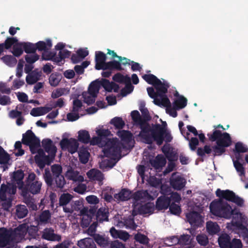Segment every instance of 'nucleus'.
I'll use <instances>...</instances> for the list:
<instances>
[{
	"instance_id": "nucleus-1",
	"label": "nucleus",
	"mask_w": 248,
	"mask_h": 248,
	"mask_svg": "<svg viewBox=\"0 0 248 248\" xmlns=\"http://www.w3.org/2000/svg\"><path fill=\"white\" fill-rule=\"evenodd\" d=\"M210 209L211 212L217 216L226 218L232 216V224L238 228L240 235L244 238L248 236V230L246 228L248 225V218L245 215L236 208L232 209L227 202L221 199L213 201Z\"/></svg>"
},
{
	"instance_id": "nucleus-2",
	"label": "nucleus",
	"mask_w": 248,
	"mask_h": 248,
	"mask_svg": "<svg viewBox=\"0 0 248 248\" xmlns=\"http://www.w3.org/2000/svg\"><path fill=\"white\" fill-rule=\"evenodd\" d=\"M100 161V168L102 169H110L113 167L119 158L121 144L116 138L108 140L104 143Z\"/></svg>"
},
{
	"instance_id": "nucleus-3",
	"label": "nucleus",
	"mask_w": 248,
	"mask_h": 248,
	"mask_svg": "<svg viewBox=\"0 0 248 248\" xmlns=\"http://www.w3.org/2000/svg\"><path fill=\"white\" fill-rule=\"evenodd\" d=\"M97 136L93 137L91 139L89 132L85 130H79L78 134V141L84 143H90L91 145H97L99 146H103L106 141L104 138L111 135L109 130L104 128L102 126H98L95 129Z\"/></svg>"
},
{
	"instance_id": "nucleus-4",
	"label": "nucleus",
	"mask_w": 248,
	"mask_h": 248,
	"mask_svg": "<svg viewBox=\"0 0 248 248\" xmlns=\"http://www.w3.org/2000/svg\"><path fill=\"white\" fill-rule=\"evenodd\" d=\"M166 122H163L162 125H156L152 130L146 131L142 130L140 134V136L145 139V141L150 143L153 138L156 143L160 145L163 140L170 141L171 137L169 132L166 129Z\"/></svg>"
},
{
	"instance_id": "nucleus-5",
	"label": "nucleus",
	"mask_w": 248,
	"mask_h": 248,
	"mask_svg": "<svg viewBox=\"0 0 248 248\" xmlns=\"http://www.w3.org/2000/svg\"><path fill=\"white\" fill-rule=\"evenodd\" d=\"M157 195L156 190L152 195L149 194L146 191H139L136 193L134 197L135 202L134 204L133 215H136L138 212L142 214L152 213L154 207L153 203L149 202L146 204L141 206L139 204L147 200H153Z\"/></svg>"
},
{
	"instance_id": "nucleus-6",
	"label": "nucleus",
	"mask_w": 248,
	"mask_h": 248,
	"mask_svg": "<svg viewBox=\"0 0 248 248\" xmlns=\"http://www.w3.org/2000/svg\"><path fill=\"white\" fill-rule=\"evenodd\" d=\"M42 146L49 155H45L44 151L40 148L37 150L35 160L38 166L41 169L44 167L46 164H49L52 161L57 152L56 147L49 139L44 140L42 141Z\"/></svg>"
},
{
	"instance_id": "nucleus-7",
	"label": "nucleus",
	"mask_w": 248,
	"mask_h": 248,
	"mask_svg": "<svg viewBox=\"0 0 248 248\" xmlns=\"http://www.w3.org/2000/svg\"><path fill=\"white\" fill-rule=\"evenodd\" d=\"M211 140H217V145L214 148L215 155H220L225 151V148L229 146L232 143L230 135L227 133L222 134L220 131L215 130L211 136Z\"/></svg>"
},
{
	"instance_id": "nucleus-8",
	"label": "nucleus",
	"mask_w": 248,
	"mask_h": 248,
	"mask_svg": "<svg viewBox=\"0 0 248 248\" xmlns=\"http://www.w3.org/2000/svg\"><path fill=\"white\" fill-rule=\"evenodd\" d=\"M106 55L101 52H96L95 53V69L97 70H105L108 69H121L120 63L117 62L113 61L106 62Z\"/></svg>"
},
{
	"instance_id": "nucleus-9",
	"label": "nucleus",
	"mask_w": 248,
	"mask_h": 248,
	"mask_svg": "<svg viewBox=\"0 0 248 248\" xmlns=\"http://www.w3.org/2000/svg\"><path fill=\"white\" fill-rule=\"evenodd\" d=\"M64 47V44L59 43L55 46L56 49L60 50L59 56H56L52 53L45 52L42 54V58L45 60H52L56 62H60L63 59L69 57L70 54V51L65 49Z\"/></svg>"
},
{
	"instance_id": "nucleus-10",
	"label": "nucleus",
	"mask_w": 248,
	"mask_h": 248,
	"mask_svg": "<svg viewBox=\"0 0 248 248\" xmlns=\"http://www.w3.org/2000/svg\"><path fill=\"white\" fill-rule=\"evenodd\" d=\"M16 193V188L11 185L8 186L2 185L0 190V198L3 201L2 205L5 210H8L11 205V195Z\"/></svg>"
},
{
	"instance_id": "nucleus-11",
	"label": "nucleus",
	"mask_w": 248,
	"mask_h": 248,
	"mask_svg": "<svg viewBox=\"0 0 248 248\" xmlns=\"http://www.w3.org/2000/svg\"><path fill=\"white\" fill-rule=\"evenodd\" d=\"M70 134L64 133L62 134V140L60 142L61 147L63 150H67L71 154L76 153L78 149L79 143L77 140L74 138L68 139Z\"/></svg>"
},
{
	"instance_id": "nucleus-12",
	"label": "nucleus",
	"mask_w": 248,
	"mask_h": 248,
	"mask_svg": "<svg viewBox=\"0 0 248 248\" xmlns=\"http://www.w3.org/2000/svg\"><path fill=\"white\" fill-rule=\"evenodd\" d=\"M100 87V83L98 80H95L90 85L88 91L83 93L84 102L88 104H91L95 101Z\"/></svg>"
},
{
	"instance_id": "nucleus-13",
	"label": "nucleus",
	"mask_w": 248,
	"mask_h": 248,
	"mask_svg": "<svg viewBox=\"0 0 248 248\" xmlns=\"http://www.w3.org/2000/svg\"><path fill=\"white\" fill-rule=\"evenodd\" d=\"M22 142L24 144L30 146L31 152L34 154L40 147V140L31 131H28L23 135Z\"/></svg>"
},
{
	"instance_id": "nucleus-14",
	"label": "nucleus",
	"mask_w": 248,
	"mask_h": 248,
	"mask_svg": "<svg viewBox=\"0 0 248 248\" xmlns=\"http://www.w3.org/2000/svg\"><path fill=\"white\" fill-rule=\"evenodd\" d=\"M149 95L154 99V103L159 106H166L170 103L169 99L165 95H161V93H165L161 91H158L155 93L154 89L152 87H149L147 89Z\"/></svg>"
},
{
	"instance_id": "nucleus-15",
	"label": "nucleus",
	"mask_w": 248,
	"mask_h": 248,
	"mask_svg": "<svg viewBox=\"0 0 248 248\" xmlns=\"http://www.w3.org/2000/svg\"><path fill=\"white\" fill-rule=\"evenodd\" d=\"M181 197L177 193H172L170 197L163 196L159 198L156 202V208L159 210L166 209L172 202H179Z\"/></svg>"
},
{
	"instance_id": "nucleus-16",
	"label": "nucleus",
	"mask_w": 248,
	"mask_h": 248,
	"mask_svg": "<svg viewBox=\"0 0 248 248\" xmlns=\"http://www.w3.org/2000/svg\"><path fill=\"white\" fill-rule=\"evenodd\" d=\"M217 196L224 198L236 204L238 206H243L244 201L240 197L236 196L234 193L229 190H221L219 189L216 191Z\"/></svg>"
},
{
	"instance_id": "nucleus-17",
	"label": "nucleus",
	"mask_w": 248,
	"mask_h": 248,
	"mask_svg": "<svg viewBox=\"0 0 248 248\" xmlns=\"http://www.w3.org/2000/svg\"><path fill=\"white\" fill-rule=\"evenodd\" d=\"M142 78L149 84L153 85L156 90L163 93H166L169 87L167 84L162 83L159 79L153 75H144Z\"/></svg>"
},
{
	"instance_id": "nucleus-18",
	"label": "nucleus",
	"mask_w": 248,
	"mask_h": 248,
	"mask_svg": "<svg viewBox=\"0 0 248 248\" xmlns=\"http://www.w3.org/2000/svg\"><path fill=\"white\" fill-rule=\"evenodd\" d=\"M14 45L13 54L16 57L20 56L23 53L24 43H18L16 38H8L5 41V48L8 49Z\"/></svg>"
},
{
	"instance_id": "nucleus-19",
	"label": "nucleus",
	"mask_w": 248,
	"mask_h": 248,
	"mask_svg": "<svg viewBox=\"0 0 248 248\" xmlns=\"http://www.w3.org/2000/svg\"><path fill=\"white\" fill-rule=\"evenodd\" d=\"M35 175L34 173H30L28 177V184L30 191L33 194H36L39 192L41 183L35 179Z\"/></svg>"
},
{
	"instance_id": "nucleus-20",
	"label": "nucleus",
	"mask_w": 248,
	"mask_h": 248,
	"mask_svg": "<svg viewBox=\"0 0 248 248\" xmlns=\"http://www.w3.org/2000/svg\"><path fill=\"white\" fill-rule=\"evenodd\" d=\"M82 216L81 224L83 227H86L90 224L92 217L94 216V210H88L86 208H83L80 211Z\"/></svg>"
},
{
	"instance_id": "nucleus-21",
	"label": "nucleus",
	"mask_w": 248,
	"mask_h": 248,
	"mask_svg": "<svg viewBox=\"0 0 248 248\" xmlns=\"http://www.w3.org/2000/svg\"><path fill=\"white\" fill-rule=\"evenodd\" d=\"M13 233L4 228L0 229V247H4L13 240Z\"/></svg>"
},
{
	"instance_id": "nucleus-22",
	"label": "nucleus",
	"mask_w": 248,
	"mask_h": 248,
	"mask_svg": "<svg viewBox=\"0 0 248 248\" xmlns=\"http://www.w3.org/2000/svg\"><path fill=\"white\" fill-rule=\"evenodd\" d=\"M24 178V173L21 170H17L15 172L12 177V184H8L7 186L11 185L16 188V187H18L19 189H21L23 187V182L22 180Z\"/></svg>"
},
{
	"instance_id": "nucleus-23",
	"label": "nucleus",
	"mask_w": 248,
	"mask_h": 248,
	"mask_svg": "<svg viewBox=\"0 0 248 248\" xmlns=\"http://www.w3.org/2000/svg\"><path fill=\"white\" fill-rule=\"evenodd\" d=\"M186 217L190 224L193 226H199L203 222L201 216L195 211L187 214Z\"/></svg>"
},
{
	"instance_id": "nucleus-24",
	"label": "nucleus",
	"mask_w": 248,
	"mask_h": 248,
	"mask_svg": "<svg viewBox=\"0 0 248 248\" xmlns=\"http://www.w3.org/2000/svg\"><path fill=\"white\" fill-rule=\"evenodd\" d=\"M185 180L179 175L173 173L170 179V185L175 189L179 190L184 187Z\"/></svg>"
},
{
	"instance_id": "nucleus-25",
	"label": "nucleus",
	"mask_w": 248,
	"mask_h": 248,
	"mask_svg": "<svg viewBox=\"0 0 248 248\" xmlns=\"http://www.w3.org/2000/svg\"><path fill=\"white\" fill-rule=\"evenodd\" d=\"M109 232L114 238H120L124 241L128 240L130 237V235L127 232L116 230L114 227L110 229Z\"/></svg>"
},
{
	"instance_id": "nucleus-26",
	"label": "nucleus",
	"mask_w": 248,
	"mask_h": 248,
	"mask_svg": "<svg viewBox=\"0 0 248 248\" xmlns=\"http://www.w3.org/2000/svg\"><path fill=\"white\" fill-rule=\"evenodd\" d=\"M65 176L69 179L72 180L75 182H83L84 177L79 175L77 171H75L71 169L67 170L65 173Z\"/></svg>"
},
{
	"instance_id": "nucleus-27",
	"label": "nucleus",
	"mask_w": 248,
	"mask_h": 248,
	"mask_svg": "<svg viewBox=\"0 0 248 248\" xmlns=\"http://www.w3.org/2000/svg\"><path fill=\"white\" fill-rule=\"evenodd\" d=\"M41 74L42 73L40 71L38 70H34L26 77V82L29 84H34L40 79L41 77Z\"/></svg>"
},
{
	"instance_id": "nucleus-28",
	"label": "nucleus",
	"mask_w": 248,
	"mask_h": 248,
	"mask_svg": "<svg viewBox=\"0 0 248 248\" xmlns=\"http://www.w3.org/2000/svg\"><path fill=\"white\" fill-rule=\"evenodd\" d=\"M51 109V108L48 107H38L32 108L30 112L31 115L34 117H38L44 115L48 112Z\"/></svg>"
},
{
	"instance_id": "nucleus-29",
	"label": "nucleus",
	"mask_w": 248,
	"mask_h": 248,
	"mask_svg": "<svg viewBox=\"0 0 248 248\" xmlns=\"http://www.w3.org/2000/svg\"><path fill=\"white\" fill-rule=\"evenodd\" d=\"M27 232V226L25 224H23L18 227L13 232V235H15V240L18 241L21 239Z\"/></svg>"
},
{
	"instance_id": "nucleus-30",
	"label": "nucleus",
	"mask_w": 248,
	"mask_h": 248,
	"mask_svg": "<svg viewBox=\"0 0 248 248\" xmlns=\"http://www.w3.org/2000/svg\"><path fill=\"white\" fill-rule=\"evenodd\" d=\"M77 245L80 248H96L94 242L90 238H86L78 241Z\"/></svg>"
},
{
	"instance_id": "nucleus-31",
	"label": "nucleus",
	"mask_w": 248,
	"mask_h": 248,
	"mask_svg": "<svg viewBox=\"0 0 248 248\" xmlns=\"http://www.w3.org/2000/svg\"><path fill=\"white\" fill-rule=\"evenodd\" d=\"M100 83V86L102 85L104 89L108 92H117L118 89V86L115 83H110L108 80L102 79L101 80H98Z\"/></svg>"
},
{
	"instance_id": "nucleus-32",
	"label": "nucleus",
	"mask_w": 248,
	"mask_h": 248,
	"mask_svg": "<svg viewBox=\"0 0 248 248\" xmlns=\"http://www.w3.org/2000/svg\"><path fill=\"white\" fill-rule=\"evenodd\" d=\"M88 177L92 180H97L101 181L103 179V176L102 173L96 169H92L87 172Z\"/></svg>"
},
{
	"instance_id": "nucleus-33",
	"label": "nucleus",
	"mask_w": 248,
	"mask_h": 248,
	"mask_svg": "<svg viewBox=\"0 0 248 248\" xmlns=\"http://www.w3.org/2000/svg\"><path fill=\"white\" fill-rule=\"evenodd\" d=\"M43 237L46 239L51 241H59L61 240V236L55 234L53 231L51 229H45L43 232Z\"/></svg>"
},
{
	"instance_id": "nucleus-34",
	"label": "nucleus",
	"mask_w": 248,
	"mask_h": 248,
	"mask_svg": "<svg viewBox=\"0 0 248 248\" xmlns=\"http://www.w3.org/2000/svg\"><path fill=\"white\" fill-rule=\"evenodd\" d=\"M172 240L175 242H178L182 245V247L187 246L193 244L191 241L190 236L188 235H182L179 239L177 237H174Z\"/></svg>"
},
{
	"instance_id": "nucleus-35",
	"label": "nucleus",
	"mask_w": 248,
	"mask_h": 248,
	"mask_svg": "<svg viewBox=\"0 0 248 248\" xmlns=\"http://www.w3.org/2000/svg\"><path fill=\"white\" fill-rule=\"evenodd\" d=\"M131 197V193L129 190L123 189L114 195V198L117 201H124L129 199Z\"/></svg>"
},
{
	"instance_id": "nucleus-36",
	"label": "nucleus",
	"mask_w": 248,
	"mask_h": 248,
	"mask_svg": "<svg viewBox=\"0 0 248 248\" xmlns=\"http://www.w3.org/2000/svg\"><path fill=\"white\" fill-rule=\"evenodd\" d=\"M173 106L176 109L184 108L187 104V99L182 96H178L173 103Z\"/></svg>"
},
{
	"instance_id": "nucleus-37",
	"label": "nucleus",
	"mask_w": 248,
	"mask_h": 248,
	"mask_svg": "<svg viewBox=\"0 0 248 248\" xmlns=\"http://www.w3.org/2000/svg\"><path fill=\"white\" fill-rule=\"evenodd\" d=\"M62 75L58 73H52L49 77V83L53 87L58 85L62 79Z\"/></svg>"
},
{
	"instance_id": "nucleus-38",
	"label": "nucleus",
	"mask_w": 248,
	"mask_h": 248,
	"mask_svg": "<svg viewBox=\"0 0 248 248\" xmlns=\"http://www.w3.org/2000/svg\"><path fill=\"white\" fill-rule=\"evenodd\" d=\"M206 229L208 232L211 234H216L220 231L218 225L216 223L212 221L207 222Z\"/></svg>"
},
{
	"instance_id": "nucleus-39",
	"label": "nucleus",
	"mask_w": 248,
	"mask_h": 248,
	"mask_svg": "<svg viewBox=\"0 0 248 248\" xmlns=\"http://www.w3.org/2000/svg\"><path fill=\"white\" fill-rule=\"evenodd\" d=\"M36 49H38L39 50H44V52H47L46 50L50 48L52 46V43L50 40H47L46 42L40 41L35 44Z\"/></svg>"
},
{
	"instance_id": "nucleus-40",
	"label": "nucleus",
	"mask_w": 248,
	"mask_h": 248,
	"mask_svg": "<svg viewBox=\"0 0 248 248\" xmlns=\"http://www.w3.org/2000/svg\"><path fill=\"white\" fill-rule=\"evenodd\" d=\"M78 156L80 161L83 163H86L89 158L90 154L88 151L85 148L82 147L78 151Z\"/></svg>"
},
{
	"instance_id": "nucleus-41",
	"label": "nucleus",
	"mask_w": 248,
	"mask_h": 248,
	"mask_svg": "<svg viewBox=\"0 0 248 248\" xmlns=\"http://www.w3.org/2000/svg\"><path fill=\"white\" fill-rule=\"evenodd\" d=\"M117 135L124 142H128L132 140V135L127 131L119 130L117 132Z\"/></svg>"
},
{
	"instance_id": "nucleus-42",
	"label": "nucleus",
	"mask_w": 248,
	"mask_h": 248,
	"mask_svg": "<svg viewBox=\"0 0 248 248\" xmlns=\"http://www.w3.org/2000/svg\"><path fill=\"white\" fill-rule=\"evenodd\" d=\"M233 163L234 167L238 173L239 175L241 177V180L243 181V177L245 176V171L243 164L240 163L239 161L234 160L233 159Z\"/></svg>"
},
{
	"instance_id": "nucleus-43",
	"label": "nucleus",
	"mask_w": 248,
	"mask_h": 248,
	"mask_svg": "<svg viewBox=\"0 0 248 248\" xmlns=\"http://www.w3.org/2000/svg\"><path fill=\"white\" fill-rule=\"evenodd\" d=\"M108 210L105 208H101L98 211L96 219L99 222L108 220Z\"/></svg>"
},
{
	"instance_id": "nucleus-44",
	"label": "nucleus",
	"mask_w": 248,
	"mask_h": 248,
	"mask_svg": "<svg viewBox=\"0 0 248 248\" xmlns=\"http://www.w3.org/2000/svg\"><path fill=\"white\" fill-rule=\"evenodd\" d=\"M117 226L120 228L125 226L126 228H130L132 229H135L137 227L134 222L133 220L132 219H127L125 220L124 222L121 221L118 222Z\"/></svg>"
},
{
	"instance_id": "nucleus-45",
	"label": "nucleus",
	"mask_w": 248,
	"mask_h": 248,
	"mask_svg": "<svg viewBox=\"0 0 248 248\" xmlns=\"http://www.w3.org/2000/svg\"><path fill=\"white\" fill-rule=\"evenodd\" d=\"M69 90L65 88H58L54 90L51 93V97L53 98H58L63 95L68 94Z\"/></svg>"
},
{
	"instance_id": "nucleus-46",
	"label": "nucleus",
	"mask_w": 248,
	"mask_h": 248,
	"mask_svg": "<svg viewBox=\"0 0 248 248\" xmlns=\"http://www.w3.org/2000/svg\"><path fill=\"white\" fill-rule=\"evenodd\" d=\"M229 236L226 234H222L218 239V243L221 248H226L230 242Z\"/></svg>"
},
{
	"instance_id": "nucleus-47",
	"label": "nucleus",
	"mask_w": 248,
	"mask_h": 248,
	"mask_svg": "<svg viewBox=\"0 0 248 248\" xmlns=\"http://www.w3.org/2000/svg\"><path fill=\"white\" fill-rule=\"evenodd\" d=\"M152 165L156 170L159 169L166 164V161L164 157L158 156L154 162L151 163Z\"/></svg>"
},
{
	"instance_id": "nucleus-48",
	"label": "nucleus",
	"mask_w": 248,
	"mask_h": 248,
	"mask_svg": "<svg viewBox=\"0 0 248 248\" xmlns=\"http://www.w3.org/2000/svg\"><path fill=\"white\" fill-rule=\"evenodd\" d=\"M95 242L100 246L105 247L108 244V239L99 234H96L94 236Z\"/></svg>"
},
{
	"instance_id": "nucleus-49",
	"label": "nucleus",
	"mask_w": 248,
	"mask_h": 248,
	"mask_svg": "<svg viewBox=\"0 0 248 248\" xmlns=\"http://www.w3.org/2000/svg\"><path fill=\"white\" fill-rule=\"evenodd\" d=\"M110 124L113 125L116 128H122L124 125V122L120 117H115L110 121Z\"/></svg>"
},
{
	"instance_id": "nucleus-50",
	"label": "nucleus",
	"mask_w": 248,
	"mask_h": 248,
	"mask_svg": "<svg viewBox=\"0 0 248 248\" xmlns=\"http://www.w3.org/2000/svg\"><path fill=\"white\" fill-rule=\"evenodd\" d=\"M134 238L137 242L144 245L148 244L149 241V238L146 235L140 233L135 234Z\"/></svg>"
},
{
	"instance_id": "nucleus-51",
	"label": "nucleus",
	"mask_w": 248,
	"mask_h": 248,
	"mask_svg": "<svg viewBox=\"0 0 248 248\" xmlns=\"http://www.w3.org/2000/svg\"><path fill=\"white\" fill-rule=\"evenodd\" d=\"M16 215L19 218H23L28 213V210L24 205L18 206L16 207Z\"/></svg>"
},
{
	"instance_id": "nucleus-52",
	"label": "nucleus",
	"mask_w": 248,
	"mask_h": 248,
	"mask_svg": "<svg viewBox=\"0 0 248 248\" xmlns=\"http://www.w3.org/2000/svg\"><path fill=\"white\" fill-rule=\"evenodd\" d=\"M10 159L9 155L6 153L2 148L0 147V163H7Z\"/></svg>"
},
{
	"instance_id": "nucleus-53",
	"label": "nucleus",
	"mask_w": 248,
	"mask_h": 248,
	"mask_svg": "<svg viewBox=\"0 0 248 248\" xmlns=\"http://www.w3.org/2000/svg\"><path fill=\"white\" fill-rule=\"evenodd\" d=\"M114 81L118 82H129L130 78L127 76H124L120 74H117L113 77Z\"/></svg>"
},
{
	"instance_id": "nucleus-54",
	"label": "nucleus",
	"mask_w": 248,
	"mask_h": 248,
	"mask_svg": "<svg viewBox=\"0 0 248 248\" xmlns=\"http://www.w3.org/2000/svg\"><path fill=\"white\" fill-rule=\"evenodd\" d=\"M243 245L240 239H233L226 248H242Z\"/></svg>"
},
{
	"instance_id": "nucleus-55",
	"label": "nucleus",
	"mask_w": 248,
	"mask_h": 248,
	"mask_svg": "<svg viewBox=\"0 0 248 248\" xmlns=\"http://www.w3.org/2000/svg\"><path fill=\"white\" fill-rule=\"evenodd\" d=\"M72 199L71 195L66 193L62 194L60 198V203L61 205H65L67 204Z\"/></svg>"
},
{
	"instance_id": "nucleus-56",
	"label": "nucleus",
	"mask_w": 248,
	"mask_h": 248,
	"mask_svg": "<svg viewBox=\"0 0 248 248\" xmlns=\"http://www.w3.org/2000/svg\"><path fill=\"white\" fill-rule=\"evenodd\" d=\"M51 171L54 177L59 176L62 173V168L59 165H54L51 167Z\"/></svg>"
},
{
	"instance_id": "nucleus-57",
	"label": "nucleus",
	"mask_w": 248,
	"mask_h": 248,
	"mask_svg": "<svg viewBox=\"0 0 248 248\" xmlns=\"http://www.w3.org/2000/svg\"><path fill=\"white\" fill-rule=\"evenodd\" d=\"M174 201L172 202L170 207V210L171 213L174 215H178L181 212L180 206L175 203Z\"/></svg>"
},
{
	"instance_id": "nucleus-58",
	"label": "nucleus",
	"mask_w": 248,
	"mask_h": 248,
	"mask_svg": "<svg viewBox=\"0 0 248 248\" xmlns=\"http://www.w3.org/2000/svg\"><path fill=\"white\" fill-rule=\"evenodd\" d=\"M24 48L27 53H33L36 50L35 45L30 43H24Z\"/></svg>"
},
{
	"instance_id": "nucleus-59",
	"label": "nucleus",
	"mask_w": 248,
	"mask_h": 248,
	"mask_svg": "<svg viewBox=\"0 0 248 248\" xmlns=\"http://www.w3.org/2000/svg\"><path fill=\"white\" fill-rule=\"evenodd\" d=\"M50 214L47 211L43 212L39 217V221L41 223H46L50 218Z\"/></svg>"
},
{
	"instance_id": "nucleus-60",
	"label": "nucleus",
	"mask_w": 248,
	"mask_h": 248,
	"mask_svg": "<svg viewBox=\"0 0 248 248\" xmlns=\"http://www.w3.org/2000/svg\"><path fill=\"white\" fill-rule=\"evenodd\" d=\"M164 107L166 108V112L170 116L173 117H176L177 116V114L176 110L177 109H176L175 107L172 108L170 106V102L168 105Z\"/></svg>"
},
{
	"instance_id": "nucleus-61",
	"label": "nucleus",
	"mask_w": 248,
	"mask_h": 248,
	"mask_svg": "<svg viewBox=\"0 0 248 248\" xmlns=\"http://www.w3.org/2000/svg\"><path fill=\"white\" fill-rule=\"evenodd\" d=\"M148 182L152 186L155 188L159 187L161 183L160 180L154 176L150 177L148 180Z\"/></svg>"
},
{
	"instance_id": "nucleus-62",
	"label": "nucleus",
	"mask_w": 248,
	"mask_h": 248,
	"mask_svg": "<svg viewBox=\"0 0 248 248\" xmlns=\"http://www.w3.org/2000/svg\"><path fill=\"white\" fill-rule=\"evenodd\" d=\"M57 186L59 187H62L65 184V181L63 176L61 175L55 177Z\"/></svg>"
},
{
	"instance_id": "nucleus-63",
	"label": "nucleus",
	"mask_w": 248,
	"mask_h": 248,
	"mask_svg": "<svg viewBox=\"0 0 248 248\" xmlns=\"http://www.w3.org/2000/svg\"><path fill=\"white\" fill-rule=\"evenodd\" d=\"M39 59V56L35 54H29L26 57V60L27 62L32 63L36 62Z\"/></svg>"
},
{
	"instance_id": "nucleus-64",
	"label": "nucleus",
	"mask_w": 248,
	"mask_h": 248,
	"mask_svg": "<svg viewBox=\"0 0 248 248\" xmlns=\"http://www.w3.org/2000/svg\"><path fill=\"white\" fill-rule=\"evenodd\" d=\"M197 240L201 245H205L208 243V238L204 234L198 235L197 237Z\"/></svg>"
}]
</instances>
